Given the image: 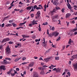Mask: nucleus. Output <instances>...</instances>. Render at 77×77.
Instances as JSON below:
<instances>
[{
    "mask_svg": "<svg viewBox=\"0 0 77 77\" xmlns=\"http://www.w3.org/2000/svg\"><path fill=\"white\" fill-rule=\"evenodd\" d=\"M6 54L7 56L10 55L11 54V49L9 47V46L7 47L5 49Z\"/></svg>",
    "mask_w": 77,
    "mask_h": 77,
    "instance_id": "f257e3e1",
    "label": "nucleus"
},
{
    "mask_svg": "<svg viewBox=\"0 0 77 77\" xmlns=\"http://www.w3.org/2000/svg\"><path fill=\"white\" fill-rule=\"evenodd\" d=\"M10 41V39H9V38H4L2 40L1 43L2 44V43H3V42H7V41Z\"/></svg>",
    "mask_w": 77,
    "mask_h": 77,
    "instance_id": "f03ea898",
    "label": "nucleus"
},
{
    "mask_svg": "<svg viewBox=\"0 0 77 77\" xmlns=\"http://www.w3.org/2000/svg\"><path fill=\"white\" fill-rule=\"evenodd\" d=\"M52 35L53 36H54L55 37H56V36H57L58 35H59V33L56 31L55 32H53L52 33Z\"/></svg>",
    "mask_w": 77,
    "mask_h": 77,
    "instance_id": "7ed1b4c3",
    "label": "nucleus"
},
{
    "mask_svg": "<svg viewBox=\"0 0 77 77\" xmlns=\"http://www.w3.org/2000/svg\"><path fill=\"white\" fill-rule=\"evenodd\" d=\"M40 15H41V14H40V11H38L37 12V14H36V16L35 17L36 19H37L38 18H39V17Z\"/></svg>",
    "mask_w": 77,
    "mask_h": 77,
    "instance_id": "20e7f679",
    "label": "nucleus"
},
{
    "mask_svg": "<svg viewBox=\"0 0 77 77\" xmlns=\"http://www.w3.org/2000/svg\"><path fill=\"white\" fill-rule=\"evenodd\" d=\"M5 66L4 65H2L0 66V69L1 70H6V69H5Z\"/></svg>",
    "mask_w": 77,
    "mask_h": 77,
    "instance_id": "39448f33",
    "label": "nucleus"
},
{
    "mask_svg": "<svg viewBox=\"0 0 77 77\" xmlns=\"http://www.w3.org/2000/svg\"><path fill=\"white\" fill-rule=\"evenodd\" d=\"M67 5L68 8L69 9H72V8H71V5H70V4H69V2H68V0H67Z\"/></svg>",
    "mask_w": 77,
    "mask_h": 77,
    "instance_id": "423d86ee",
    "label": "nucleus"
},
{
    "mask_svg": "<svg viewBox=\"0 0 77 77\" xmlns=\"http://www.w3.org/2000/svg\"><path fill=\"white\" fill-rule=\"evenodd\" d=\"M54 13H56V11L54 10H53L52 11H51L49 13L50 14L51 16H53L54 15Z\"/></svg>",
    "mask_w": 77,
    "mask_h": 77,
    "instance_id": "0eeeda50",
    "label": "nucleus"
},
{
    "mask_svg": "<svg viewBox=\"0 0 77 77\" xmlns=\"http://www.w3.org/2000/svg\"><path fill=\"white\" fill-rule=\"evenodd\" d=\"M51 58H52V57H50L47 58H45L44 59V60H45L46 62H48L49 61V60H50Z\"/></svg>",
    "mask_w": 77,
    "mask_h": 77,
    "instance_id": "6e6552de",
    "label": "nucleus"
},
{
    "mask_svg": "<svg viewBox=\"0 0 77 77\" xmlns=\"http://www.w3.org/2000/svg\"><path fill=\"white\" fill-rule=\"evenodd\" d=\"M33 77H38V74L36 72H34L33 73Z\"/></svg>",
    "mask_w": 77,
    "mask_h": 77,
    "instance_id": "1a4fd4ad",
    "label": "nucleus"
},
{
    "mask_svg": "<svg viewBox=\"0 0 77 77\" xmlns=\"http://www.w3.org/2000/svg\"><path fill=\"white\" fill-rule=\"evenodd\" d=\"M73 67L74 68V71H76V69H77V63L76 64L73 65Z\"/></svg>",
    "mask_w": 77,
    "mask_h": 77,
    "instance_id": "9d476101",
    "label": "nucleus"
},
{
    "mask_svg": "<svg viewBox=\"0 0 77 77\" xmlns=\"http://www.w3.org/2000/svg\"><path fill=\"white\" fill-rule=\"evenodd\" d=\"M54 5H56V6L58 5V3H57L58 0H54Z\"/></svg>",
    "mask_w": 77,
    "mask_h": 77,
    "instance_id": "9b49d317",
    "label": "nucleus"
},
{
    "mask_svg": "<svg viewBox=\"0 0 77 77\" xmlns=\"http://www.w3.org/2000/svg\"><path fill=\"white\" fill-rule=\"evenodd\" d=\"M71 16V14L70 13H67L66 15V18H68V17H70Z\"/></svg>",
    "mask_w": 77,
    "mask_h": 77,
    "instance_id": "f8f14e48",
    "label": "nucleus"
},
{
    "mask_svg": "<svg viewBox=\"0 0 77 77\" xmlns=\"http://www.w3.org/2000/svg\"><path fill=\"white\" fill-rule=\"evenodd\" d=\"M4 62L5 63V64H9V63H11L10 62H8L7 61V60H4Z\"/></svg>",
    "mask_w": 77,
    "mask_h": 77,
    "instance_id": "ddd939ff",
    "label": "nucleus"
},
{
    "mask_svg": "<svg viewBox=\"0 0 77 77\" xmlns=\"http://www.w3.org/2000/svg\"><path fill=\"white\" fill-rule=\"evenodd\" d=\"M17 46L15 45V48H17V47L19 46V47H21V44L18 43L17 44Z\"/></svg>",
    "mask_w": 77,
    "mask_h": 77,
    "instance_id": "4468645a",
    "label": "nucleus"
},
{
    "mask_svg": "<svg viewBox=\"0 0 77 77\" xmlns=\"http://www.w3.org/2000/svg\"><path fill=\"white\" fill-rule=\"evenodd\" d=\"M33 65H34V63L32 62L30 64H29V66L30 67H32L33 66Z\"/></svg>",
    "mask_w": 77,
    "mask_h": 77,
    "instance_id": "2eb2a0df",
    "label": "nucleus"
},
{
    "mask_svg": "<svg viewBox=\"0 0 77 77\" xmlns=\"http://www.w3.org/2000/svg\"><path fill=\"white\" fill-rule=\"evenodd\" d=\"M22 36H23V39L26 38H29V36H26V35H22Z\"/></svg>",
    "mask_w": 77,
    "mask_h": 77,
    "instance_id": "dca6fc26",
    "label": "nucleus"
},
{
    "mask_svg": "<svg viewBox=\"0 0 77 77\" xmlns=\"http://www.w3.org/2000/svg\"><path fill=\"white\" fill-rule=\"evenodd\" d=\"M54 18L55 19H58L59 16L58 15H56L54 16Z\"/></svg>",
    "mask_w": 77,
    "mask_h": 77,
    "instance_id": "f3484780",
    "label": "nucleus"
},
{
    "mask_svg": "<svg viewBox=\"0 0 77 77\" xmlns=\"http://www.w3.org/2000/svg\"><path fill=\"white\" fill-rule=\"evenodd\" d=\"M32 6L28 7L26 8V9L27 10H31V9H32Z\"/></svg>",
    "mask_w": 77,
    "mask_h": 77,
    "instance_id": "a211bd4d",
    "label": "nucleus"
},
{
    "mask_svg": "<svg viewBox=\"0 0 77 77\" xmlns=\"http://www.w3.org/2000/svg\"><path fill=\"white\" fill-rule=\"evenodd\" d=\"M39 29H38V30H39V32H41V25L40 24L38 26Z\"/></svg>",
    "mask_w": 77,
    "mask_h": 77,
    "instance_id": "6ab92c4d",
    "label": "nucleus"
},
{
    "mask_svg": "<svg viewBox=\"0 0 77 77\" xmlns=\"http://www.w3.org/2000/svg\"><path fill=\"white\" fill-rule=\"evenodd\" d=\"M40 74H41L42 75H45V73H44V71L43 70V71H41V72H40Z\"/></svg>",
    "mask_w": 77,
    "mask_h": 77,
    "instance_id": "aec40b11",
    "label": "nucleus"
},
{
    "mask_svg": "<svg viewBox=\"0 0 77 77\" xmlns=\"http://www.w3.org/2000/svg\"><path fill=\"white\" fill-rule=\"evenodd\" d=\"M65 8L62 9L61 10L62 12V13H64V12H65Z\"/></svg>",
    "mask_w": 77,
    "mask_h": 77,
    "instance_id": "412c9836",
    "label": "nucleus"
},
{
    "mask_svg": "<svg viewBox=\"0 0 77 77\" xmlns=\"http://www.w3.org/2000/svg\"><path fill=\"white\" fill-rule=\"evenodd\" d=\"M77 28H75L73 29L72 30V32H75V31H77Z\"/></svg>",
    "mask_w": 77,
    "mask_h": 77,
    "instance_id": "4be33fe9",
    "label": "nucleus"
},
{
    "mask_svg": "<svg viewBox=\"0 0 77 77\" xmlns=\"http://www.w3.org/2000/svg\"><path fill=\"white\" fill-rule=\"evenodd\" d=\"M53 10H54V11H55V12H56V10H58V8H57V7H55L54 9Z\"/></svg>",
    "mask_w": 77,
    "mask_h": 77,
    "instance_id": "5701e85b",
    "label": "nucleus"
},
{
    "mask_svg": "<svg viewBox=\"0 0 77 77\" xmlns=\"http://www.w3.org/2000/svg\"><path fill=\"white\" fill-rule=\"evenodd\" d=\"M5 60H10V61H11V60H12V59L9 58H5Z\"/></svg>",
    "mask_w": 77,
    "mask_h": 77,
    "instance_id": "b1692460",
    "label": "nucleus"
},
{
    "mask_svg": "<svg viewBox=\"0 0 77 77\" xmlns=\"http://www.w3.org/2000/svg\"><path fill=\"white\" fill-rule=\"evenodd\" d=\"M55 60H59V57H55Z\"/></svg>",
    "mask_w": 77,
    "mask_h": 77,
    "instance_id": "393cba45",
    "label": "nucleus"
},
{
    "mask_svg": "<svg viewBox=\"0 0 77 77\" xmlns=\"http://www.w3.org/2000/svg\"><path fill=\"white\" fill-rule=\"evenodd\" d=\"M44 7L45 8V9L44 10V11H45H45H46V9L47 8L46 7V4H45V5L44 6Z\"/></svg>",
    "mask_w": 77,
    "mask_h": 77,
    "instance_id": "a878e982",
    "label": "nucleus"
},
{
    "mask_svg": "<svg viewBox=\"0 0 77 77\" xmlns=\"http://www.w3.org/2000/svg\"><path fill=\"white\" fill-rule=\"evenodd\" d=\"M26 21L25 22L23 23H20V26H23V25H24V24H26Z\"/></svg>",
    "mask_w": 77,
    "mask_h": 77,
    "instance_id": "bb28decb",
    "label": "nucleus"
},
{
    "mask_svg": "<svg viewBox=\"0 0 77 77\" xmlns=\"http://www.w3.org/2000/svg\"><path fill=\"white\" fill-rule=\"evenodd\" d=\"M57 72H59L60 71V69L58 68L57 69Z\"/></svg>",
    "mask_w": 77,
    "mask_h": 77,
    "instance_id": "cd10ccee",
    "label": "nucleus"
},
{
    "mask_svg": "<svg viewBox=\"0 0 77 77\" xmlns=\"http://www.w3.org/2000/svg\"><path fill=\"white\" fill-rule=\"evenodd\" d=\"M71 39L70 38L69 39V42H68L69 44H70L71 45Z\"/></svg>",
    "mask_w": 77,
    "mask_h": 77,
    "instance_id": "c85d7f7f",
    "label": "nucleus"
},
{
    "mask_svg": "<svg viewBox=\"0 0 77 77\" xmlns=\"http://www.w3.org/2000/svg\"><path fill=\"white\" fill-rule=\"evenodd\" d=\"M38 69L39 70H42V69H43V68L42 67H38Z\"/></svg>",
    "mask_w": 77,
    "mask_h": 77,
    "instance_id": "c756f323",
    "label": "nucleus"
},
{
    "mask_svg": "<svg viewBox=\"0 0 77 77\" xmlns=\"http://www.w3.org/2000/svg\"><path fill=\"white\" fill-rule=\"evenodd\" d=\"M6 27H8L9 26H11V24H7L6 25Z\"/></svg>",
    "mask_w": 77,
    "mask_h": 77,
    "instance_id": "7c9ffc66",
    "label": "nucleus"
},
{
    "mask_svg": "<svg viewBox=\"0 0 77 77\" xmlns=\"http://www.w3.org/2000/svg\"><path fill=\"white\" fill-rule=\"evenodd\" d=\"M12 25L13 26V27H16L17 26V25L14 23H12Z\"/></svg>",
    "mask_w": 77,
    "mask_h": 77,
    "instance_id": "2f4dec72",
    "label": "nucleus"
},
{
    "mask_svg": "<svg viewBox=\"0 0 77 77\" xmlns=\"http://www.w3.org/2000/svg\"><path fill=\"white\" fill-rule=\"evenodd\" d=\"M49 36H50V37H52V36H53V34H50L48 35Z\"/></svg>",
    "mask_w": 77,
    "mask_h": 77,
    "instance_id": "473e14b6",
    "label": "nucleus"
},
{
    "mask_svg": "<svg viewBox=\"0 0 77 77\" xmlns=\"http://www.w3.org/2000/svg\"><path fill=\"white\" fill-rule=\"evenodd\" d=\"M41 41V40L40 39V38H39V39H38H38H36V40H35V42H38H38H39V41Z\"/></svg>",
    "mask_w": 77,
    "mask_h": 77,
    "instance_id": "72a5a7b5",
    "label": "nucleus"
},
{
    "mask_svg": "<svg viewBox=\"0 0 77 77\" xmlns=\"http://www.w3.org/2000/svg\"><path fill=\"white\" fill-rule=\"evenodd\" d=\"M60 37H59V38L57 40V41H60Z\"/></svg>",
    "mask_w": 77,
    "mask_h": 77,
    "instance_id": "f704fd0d",
    "label": "nucleus"
},
{
    "mask_svg": "<svg viewBox=\"0 0 77 77\" xmlns=\"http://www.w3.org/2000/svg\"><path fill=\"white\" fill-rule=\"evenodd\" d=\"M47 24H48V23L47 22H46L45 23H43L42 25H44V26H45V25H47Z\"/></svg>",
    "mask_w": 77,
    "mask_h": 77,
    "instance_id": "c9c22d12",
    "label": "nucleus"
},
{
    "mask_svg": "<svg viewBox=\"0 0 77 77\" xmlns=\"http://www.w3.org/2000/svg\"><path fill=\"white\" fill-rule=\"evenodd\" d=\"M34 12V10H33V7H32L31 11H30V12Z\"/></svg>",
    "mask_w": 77,
    "mask_h": 77,
    "instance_id": "e433bc0d",
    "label": "nucleus"
},
{
    "mask_svg": "<svg viewBox=\"0 0 77 77\" xmlns=\"http://www.w3.org/2000/svg\"><path fill=\"white\" fill-rule=\"evenodd\" d=\"M75 55H74L73 56L71 57L72 58V59H75Z\"/></svg>",
    "mask_w": 77,
    "mask_h": 77,
    "instance_id": "4c0bfd02",
    "label": "nucleus"
},
{
    "mask_svg": "<svg viewBox=\"0 0 77 77\" xmlns=\"http://www.w3.org/2000/svg\"><path fill=\"white\" fill-rule=\"evenodd\" d=\"M42 9V8H41V7H37L36 8V9H37V10H38L39 9Z\"/></svg>",
    "mask_w": 77,
    "mask_h": 77,
    "instance_id": "58836bf2",
    "label": "nucleus"
},
{
    "mask_svg": "<svg viewBox=\"0 0 77 77\" xmlns=\"http://www.w3.org/2000/svg\"><path fill=\"white\" fill-rule=\"evenodd\" d=\"M43 41H44V42H42V44H45V38H43Z\"/></svg>",
    "mask_w": 77,
    "mask_h": 77,
    "instance_id": "ea45409f",
    "label": "nucleus"
},
{
    "mask_svg": "<svg viewBox=\"0 0 77 77\" xmlns=\"http://www.w3.org/2000/svg\"><path fill=\"white\" fill-rule=\"evenodd\" d=\"M22 60H26V57H23L22 59Z\"/></svg>",
    "mask_w": 77,
    "mask_h": 77,
    "instance_id": "a19ab883",
    "label": "nucleus"
},
{
    "mask_svg": "<svg viewBox=\"0 0 77 77\" xmlns=\"http://www.w3.org/2000/svg\"><path fill=\"white\" fill-rule=\"evenodd\" d=\"M54 27L53 26L51 30H52V31H54Z\"/></svg>",
    "mask_w": 77,
    "mask_h": 77,
    "instance_id": "79ce46f5",
    "label": "nucleus"
},
{
    "mask_svg": "<svg viewBox=\"0 0 77 77\" xmlns=\"http://www.w3.org/2000/svg\"><path fill=\"white\" fill-rule=\"evenodd\" d=\"M67 74L68 75L69 77H70V75H71V74H70V72H68L67 73Z\"/></svg>",
    "mask_w": 77,
    "mask_h": 77,
    "instance_id": "37998d69",
    "label": "nucleus"
},
{
    "mask_svg": "<svg viewBox=\"0 0 77 77\" xmlns=\"http://www.w3.org/2000/svg\"><path fill=\"white\" fill-rule=\"evenodd\" d=\"M51 71V70H49L48 72L46 73V74H48V73H50V72Z\"/></svg>",
    "mask_w": 77,
    "mask_h": 77,
    "instance_id": "c03bdc74",
    "label": "nucleus"
},
{
    "mask_svg": "<svg viewBox=\"0 0 77 77\" xmlns=\"http://www.w3.org/2000/svg\"><path fill=\"white\" fill-rule=\"evenodd\" d=\"M65 72H64L63 74H62V76L61 77H63V76H64V77H65Z\"/></svg>",
    "mask_w": 77,
    "mask_h": 77,
    "instance_id": "a18cd8bd",
    "label": "nucleus"
},
{
    "mask_svg": "<svg viewBox=\"0 0 77 77\" xmlns=\"http://www.w3.org/2000/svg\"><path fill=\"white\" fill-rule=\"evenodd\" d=\"M3 48V45H0V50H2Z\"/></svg>",
    "mask_w": 77,
    "mask_h": 77,
    "instance_id": "49530a36",
    "label": "nucleus"
},
{
    "mask_svg": "<svg viewBox=\"0 0 77 77\" xmlns=\"http://www.w3.org/2000/svg\"><path fill=\"white\" fill-rule=\"evenodd\" d=\"M34 24H35V22L34 21H33L32 22V25H34Z\"/></svg>",
    "mask_w": 77,
    "mask_h": 77,
    "instance_id": "de8ad7c7",
    "label": "nucleus"
},
{
    "mask_svg": "<svg viewBox=\"0 0 77 77\" xmlns=\"http://www.w3.org/2000/svg\"><path fill=\"white\" fill-rule=\"evenodd\" d=\"M13 42H12V41L9 42H8V44H13Z\"/></svg>",
    "mask_w": 77,
    "mask_h": 77,
    "instance_id": "09e8293b",
    "label": "nucleus"
},
{
    "mask_svg": "<svg viewBox=\"0 0 77 77\" xmlns=\"http://www.w3.org/2000/svg\"><path fill=\"white\" fill-rule=\"evenodd\" d=\"M36 8H37V5H34V9H35Z\"/></svg>",
    "mask_w": 77,
    "mask_h": 77,
    "instance_id": "8fccbe9b",
    "label": "nucleus"
},
{
    "mask_svg": "<svg viewBox=\"0 0 77 77\" xmlns=\"http://www.w3.org/2000/svg\"><path fill=\"white\" fill-rule=\"evenodd\" d=\"M27 63H28L24 62L22 63V65H25V64H27Z\"/></svg>",
    "mask_w": 77,
    "mask_h": 77,
    "instance_id": "3c124183",
    "label": "nucleus"
},
{
    "mask_svg": "<svg viewBox=\"0 0 77 77\" xmlns=\"http://www.w3.org/2000/svg\"><path fill=\"white\" fill-rule=\"evenodd\" d=\"M1 27H4V26H5V23H3Z\"/></svg>",
    "mask_w": 77,
    "mask_h": 77,
    "instance_id": "603ef678",
    "label": "nucleus"
},
{
    "mask_svg": "<svg viewBox=\"0 0 77 77\" xmlns=\"http://www.w3.org/2000/svg\"><path fill=\"white\" fill-rule=\"evenodd\" d=\"M65 46H63L62 49H61V51H63V50H64L65 49Z\"/></svg>",
    "mask_w": 77,
    "mask_h": 77,
    "instance_id": "864d4df0",
    "label": "nucleus"
},
{
    "mask_svg": "<svg viewBox=\"0 0 77 77\" xmlns=\"http://www.w3.org/2000/svg\"><path fill=\"white\" fill-rule=\"evenodd\" d=\"M31 16L32 18H33V17H34V15H33V14H31Z\"/></svg>",
    "mask_w": 77,
    "mask_h": 77,
    "instance_id": "5fc2aeb1",
    "label": "nucleus"
},
{
    "mask_svg": "<svg viewBox=\"0 0 77 77\" xmlns=\"http://www.w3.org/2000/svg\"><path fill=\"white\" fill-rule=\"evenodd\" d=\"M38 7H41V8L42 9H43V8H42V5H38Z\"/></svg>",
    "mask_w": 77,
    "mask_h": 77,
    "instance_id": "6e6d98bb",
    "label": "nucleus"
},
{
    "mask_svg": "<svg viewBox=\"0 0 77 77\" xmlns=\"http://www.w3.org/2000/svg\"><path fill=\"white\" fill-rule=\"evenodd\" d=\"M11 76L12 75V76H14V75H15V73H11Z\"/></svg>",
    "mask_w": 77,
    "mask_h": 77,
    "instance_id": "4d7b16f0",
    "label": "nucleus"
},
{
    "mask_svg": "<svg viewBox=\"0 0 77 77\" xmlns=\"http://www.w3.org/2000/svg\"><path fill=\"white\" fill-rule=\"evenodd\" d=\"M18 60H19L18 58L16 59L15 60H14V62H17V61H18Z\"/></svg>",
    "mask_w": 77,
    "mask_h": 77,
    "instance_id": "13d9d810",
    "label": "nucleus"
},
{
    "mask_svg": "<svg viewBox=\"0 0 77 77\" xmlns=\"http://www.w3.org/2000/svg\"><path fill=\"white\" fill-rule=\"evenodd\" d=\"M52 71H57V69H56V68H54V69H53L52 70Z\"/></svg>",
    "mask_w": 77,
    "mask_h": 77,
    "instance_id": "bf43d9fd",
    "label": "nucleus"
},
{
    "mask_svg": "<svg viewBox=\"0 0 77 77\" xmlns=\"http://www.w3.org/2000/svg\"><path fill=\"white\" fill-rule=\"evenodd\" d=\"M54 19H55L54 18H54H52V21H53V22H54L55 21Z\"/></svg>",
    "mask_w": 77,
    "mask_h": 77,
    "instance_id": "052dcab7",
    "label": "nucleus"
},
{
    "mask_svg": "<svg viewBox=\"0 0 77 77\" xmlns=\"http://www.w3.org/2000/svg\"><path fill=\"white\" fill-rule=\"evenodd\" d=\"M14 11H20V9H14Z\"/></svg>",
    "mask_w": 77,
    "mask_h": 77,
    "instance_id": "680f3d73",
    "label": "nucleus"
},
{
    "mask_svg": "<svg viewBox=\"0 0 77 77\" xmlns=\"http://www.w3.org/2000/svg\"><path fill=\"white\" fill-rule=\"evenodd\" d=\"M9 16L6 17L4 18V20H5L6 18H8Z\"/></svg>",
    "mask_w": 77,
    "mask_h": 77,
    "instance_id": "e2e57ef3",
    "label": "nucleus"
},
{
    "mask_svg": "<svg viewBox=\"0 0 77 77\" xmlns=\"http://www.w3.org/2000/svg\"><path fill=\"white\" fill-rule=\"evenodd\" d=\"M47 34H48V35H49L50 34H49V32L48 31V30L47 29Z\"/></svg>",
    "mask_w": 77,
    "mask_h": 77,
    "instance_id": "0e129e2a",
    "label": "nucleus"
},
{
    "mask_svg": "<svg viewBox=\"0 0 77 77\" xmlns=\"http://www.w3.org/2000/svg\"><path fill=\"white\" fill-rule=\"evenodd\" d=\"M16 70L17 71H19V68H17L16 69Z\"/></svg>",
    "mask_w": 77,
    "mask_h": 77,
    "instance_id": "69168bd1",
    "label": "nucleus"
},
{
    "mask_svg": "<svg viewBox=\"0 0 77 77\" xmlns=\"http://www.w3.org/2000/svg\"><path fill=\"white\" fill-rule=\"evenodd\" d=\"M75 59L76 58L77 59V54H76L75 55Z\"/></svg>",
    "mask_w": 77,
    "mask_h": 77,
    "instance_id": "338daca9",
    "label": "nucleus"
},
{
    "mask_svg": "<svg viewBox=\"0 0 77 77\" xmlns=\"http://www.w3.org/2000/svg\"><path fill=\"white\" fill-rule=\"evenodd\" d=\"M47 42H46L45 44L44 45L45 47H46V46H47Z\"/></svg>",
    "mask_w": 77,
    "mask_h": 77,
    "instance_id": "774afa93",
    "label": "nucleus"
}]
</instances>
